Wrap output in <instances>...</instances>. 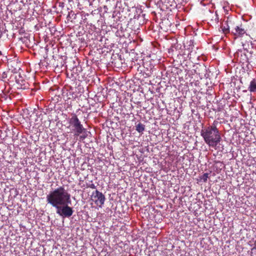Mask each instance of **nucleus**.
<instances>
[{
	"label": "nucleus",
	"instance_id": "obj_7",
	"mask_svg": "<svg viewBox=\"0 0 256 256\" xmlns=\"http://www.w3.org/2000/svg\"><path fill=\"white\" fill-rule=\"evenodd\" d=\"M92 198L94 203L96 205L99 206L100 208H102L106 200V198L104 194L98 190L92 192Z\"/></svg>",
	"mask_w": 256,
	"mask_h": 256
},
{
	"label": "nucleus",
	"instance_id": "obj_1",
	"mask_svg": "<svg viewBox=\"0 0 256 256\" xmlns=\"http://www.w3.org/2000/svg\"><path fill=\"white\" fill-rule=\"evenodd\" d=\"M46 202L54 208L64 204H70V194L63 186L51 191L46 196Z\"/></svg>",
	"mask_w": 256,
	"mask_h": 256
},
{
	"label": "nucleus",
	"instance_id": "obj_12",
	"mask_svg": "<svg viewBox=\"0 0 256 256\" xmlns=\"http://www.w3.org/2000/svg\"><path fill=\"white\" fill-rule=\"evenodd\" d=\"M136 130L138 132H142L144 130V126L142 124H138L136 126Z\"/></svg>",
	"mask_w": 256,
	"mask_h": 256
},
{
	"label": "nucleus",
	"instance_id": "obj_2",
	"mask_svg": "<svg viewBox=\"0 0 256 256\" xmlns=\"http://www.w3.org/2000/svg\"><path fill=\"white\" fill-rule=\"evenodd\" d=\"M205 142L210 146L216 148L220 140V136L215 126L203 128L200 132Z\"/></svg>",
	"mask_w": 256,
	"mask_h": 256
},
{
	"label": "nucleus",
	"instance_id": "obj_16",
	"mask_svg": "<svg viewBox=\"0 0 256 256\" xmlns=\"http://www.w3.org/2000/svg\"><path fill=\"white\" fill-rule=\"evenodd\" d=\"M90 188H93V189H95V188H96V186H95L94 184H91L90 186Z\"/></svg>",
	"mask_w": 256,
	"mask_h": 256
},
{
	"label": "nucleus",
	"instance_id": "obj_17",
	"mask_svg": "<svg viewBox=\"0 0 256 256\" xmlns=\"http://www.w3.org/2000/svg\"><path fill=\"white\" fill-rule=\"evenodd\" d=\"M4 60L3 59H2L1 60H2L3 62H4V61H8V60L7 58V57L6 56H4Z\"/></svg>",
	"mask_w": 256,
	"mask_h": 256
},
{
	"label": "nucleus",
	"instance_id": "obj_15",
	"mask_svg": "<svg viewBox=\"0 0 256 256\" xmlns=\"http://www.w3.org/2000/svg\"><path fill=\"white\" fill-rule=\"evenodd\" d=\"M9 72H2V80L3 81V80H4L5 78H6L7 77H8V74Z\"/></svg>",
	"mask_w": 256,
	"mask_h": 256
},
{
	"label": "nucleus",
	"instance_id": "obj_11",
	"mask_svg": "<svg viewBox=\"0 0 256 256\" xmlns=\"http://www.w3.org/2000/svg\"><path fill=\"white\" fill-rule=\"evenodd\" d=\"M3 83H4V90L3 89L2 90L3 94H1V99L4 98L6 100L7 97H6L5 93L8 91L10 88H9V85H8V90H6V82L5 80H3Z\"/></svg>",
	"mask_w": 256,
	"mask_h": 256
},
{
	"label": "nucleus",
	"instance_id": "obj_6",
	"mask_svg": "<svg viewBox=\"0 0 256 256\" xmlns=\"http://www.w3.org/2000/svg\"><path fill=\"white\" fill-rule=\"evenodd\" d=\"M243 50H238L234 54V57L236 58L240 62L244 64L248 62V57L246 54V51L248 52L246 48L244 47V44H242Z\"/></svg>",
	"mask_w": 256,
	"mask_h": 256
},
{
	"label": "nucleus",
	"instance_id": "obj_20",
	"mask_svg": "<svg viewBox=\"0 0 256 256\" xmlns=\"http://www.w3.org/2000/svg\"><path fill=\"white\" fill-rule=\"evenodd\" d=\"M104 9H108L107 6H104Z\"/></svg>",
	"mask_w": 256,
	"mask_h": 256
},
{
	"label": "nucleus",
	"instance_id": "obj_9",
	"mask_svg": "<svg viewBox=\"0 0 256 256\" xmlns=\"http://www.w3.org/2000/svg\"><path fill=\"white\" fill-rule=\"evenodd\" d=\"M248 90L250 92H256V78H254L250 81Z\"/></svg>",
	"mask_w": 256,
	"mask_h": 256
},
{
	"label": "nucleus",
	"instance_id": "obj_19",
	"mask_svg": "<svg viewBox=\"0 0 256 256\" xmlns=\"http://www.w3.org/2000/svg\"><path fill=\"white\" fill-rule=\"evenodd\" d=\"M100 94H101L100 93H98L97 95H96V96L98 97V98H100Z\"/></svg>",
	"mask_w": 256,
	"mask_h": 256
},
{
	"label": "nucleus",
	"instance_id": "obj_3",
	"mask_svg": "<svg viewBox=\"0 0 256 256\" xmlns=\"http://www.w3.org/2000/svg\"><path fill=\"white\" fill-rule=\"evenodd\" d=\"M68 204H62L56 208V212L63 218H70L74 212L72 208L68 206Z\"/></svg>",
	"mask_w": 256,
	"mask_h": 256
},
{
	"label": "nucleus",
	"instance_id": "obj_21",
	"mask_svg": "<svg viewBox=\"0 0 256 256\" xmlns=\"http://www.w3.org/2000/svg\"><path fill=\"white\" fill-rule=\"evenodd\" d=\"M0 85H1V86H2V82H1ZM2 88L1 87V88Z\"/></svg>",
	"mask_w": 256,
	"mask_h": 256
},
{
	"label": "nucleus",
	"instance_id": "obj_14",
	"mask_svg": "<svg viewBox=\"0 0 256 256\" xmlns=\"http://www.w3.org/2000/svg\"><path fill=\"white\" fill-rule=\"evenodd\" d=\"M230 26L227 24L226 26H222V30L223 32L226 34L230 32Z\"/></svg>",
	"mask_w": 256,
	"mask_h": 256
},
{
	"label": "nucleus",
	"instance_id": "obj_10",
	"mask_svg": "<svg viewBox=\"0 0 256 256\" xmlns=\"http://www.w3.org/2000/svg\"><path fill=\"white\" fill-rule=\"evenodd\" d=\"M250 55L248 58V62L247 64L252 63L254 65H256V53L254 54L252 52H250Z\"/></svg>",
	"mask_w": 256,
	"mask_h": 256
},
{
	"label": "nucleus",
	"instance_id": "obj_8",
	"mask_svg": "<svg viewBox=\"0 0 256 256\" xmlns=\"http://www.w3.org/2000/svg\"><path fill=\"white\" fill-rule=\"evenodd\" d=\"M232 32L236 37H239L244 35L246 32V30L243 26L240 24V25L236 26L234 28H233Z\"/></svg>",
	"mask_w": 256,
	"mask_h": 256
},
{
	"label": "nucleus",
	"instance_id": "obj_4",
	"mask_svg": "<svg viewBox=\"0 0 256 256\" xmlns=\"http://www.w3.org/2000/svg\"><path fill=\"white\" fill-rule=\"evenodd\" d=\"M79 94L76 88L70 86L68 89L63 91L62 96L66 100H74L78 96Z\"/></svg>",
	"mask_w": 256,
	"mask_h": 256
},
{
	"label": "nucleus",
	"instance_id": "obj_18",
	"mask_svg": "<svg viewBox=\"0 0 256 256\" xmlns=\"http://www.w3.org/2000/svg\"><path fill=\"white\" fill-rule=\"evenodd\" d=\"M254 247L252 248V250L256 249V240L254 242Z\"/></svg>",
	"mask_w": 256,
	"mask_h": 256
},
{
	"label": "nucleus",
	"instance_id": "obj_5",
	"mask_svg": "<svg viewBox=\"0 0 256 256\" xmlns=\"http://www.w3.org/2000/svg\"><path fill=\"white\" fill-rule=\"evenodd\" d=\"M70 124L74 128V130L76 132V135L78 136L82 134L86 130L80 124L78 118L75 115L72 116L70 120Z\"/></svg>",
	"mask_w": 256,
	"mask_h": 256
},
{
	"label": "nucleus",
	"instance_id": "obj_13",
	"mask_svg": "<svg viewBox=\"0 0 256 256\" xmlns=\"http://www.w3.org/2000/svg\"><path fill=\"white\" fill-rule=\"evenodd\" d=\"M209 174L208 173H204L202 176L200 177V180H202L204 182H206L208 180V178Z\"/></svg>",
	"mask_w": 256,
	"mask_h": 256
}]
</instances>
